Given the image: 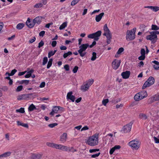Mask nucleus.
<instances>
[{"label": "nucleus", "instance_id": "obj_1", "mask_svg": "<svg viewBox=\"0 0 159 159\" xmlns=\"http://www.w3.org/2000/svg\"><path fill=\"white\" fill-rule=\"evenodd\" d=\"M98 134H95L89 137L87 141V143L91 146H94L98 143Z\"/></svg>", "mask_w": 159, "mask_h": 159}, {"label": "nucleus", "instance_id": "obj_2", "mask_svg": "<svg viewBox=\"0 0 159 159\" xmlns=\"http://www.w3.org/2000/svg\"><path fill=\"white\" fill-rule=\"evenodd\" d=\"M104 30L105 32L103 35L105 36L107 38V42L108 44H110L111 42L112 35L111 32L107 26V24L104 25Z\"/></svg>", "mask_w": 159, "mask_h": 159}, {"label": "nucleus", "instance_id": "obj_3", "mask_svg": "<svg viewBox=\"0 0 159 159\" xmlns=\"http://www.w3.org/2000/svg\"><path fill=\"white\" fill-rule=\"evenodd\" d=\"M57 149L62 151H64L67 152H71L72 153L77 151V150L75 149L73 147H70L59 144H58Z\"/></svg>", "mask_w": 159, "mask_h": 159}, {"label": "nucleus", "instance_id": "obj_4", "mask_svg": "<svg viewBox=\"0 0 159 159\" xmlns=\"http://www.w3.org/2000/svg\"><path fill=\"white\" fill-rule=\"evenodd\" d=\"M136 30V28H134L130 30H127L126 33V39L128 41L134 40L135 38V34Z\"/></svg>", "mask_w": 159, "mask_h": 159}, {"label": "nucleus", "instance_id": "obj_5", "mask_svg": "<svg viewBox=\"0 0 159 159\" xmlns=\"http://www.w3.org/2000/svg\"><path fill=\"white\" fill-rule=\"evenodd\" d=\"M155 82L154 78L150 76L147 80L144 83L142 89H145L148 87H150L153 85Z\"/></svg>", "mask_w": 159, "mask_h": 159}, {"label": "nucleus", "instance_id": "obj_6", "mask_svg": "<svg viewBox=\"0 0 159 159\" xmlns=\"http://www.w3.org/2000/svg\"><path fill=\"white\" fill-rule=\"evenodd\" d=\"M89 47V45L88 43L83 44L80 46V49L78 50V52L81 57H83L86 54V52H83L85 51Z\"/></svg>", "mask_w": 159, "mask_h": 159}, {"label": "nucleus", "instance_id": "obj_7", "mask_svg": "<svg viewBox=\"0 0 159 159\" xmlns=\"http://www.w3.org/2000/svg\"><path fill=\"white\" fill-rule=\"evenodd\" d=\"M102 32L101 30H98L97 32L89 34L88 37L90 39H94L95 41H98L99 39V37L101 35Z\"/></svg>", "mask_w": 159, "mask_h": 159}, {"label": "nucleus", "instance_id": "obj_8", "mask_svg": "<svg viewBox=\"0 0 159 159\" xmlns=\"http://www.w3.org/2000/svg\"><path fill=\"white\" fill-rule=\"evenodd\" d=\"M150 34L147 35L146 38L147 40H150L151 41L152 43H154L157 39V36L154 34L153 32H150Z\"/></svg>", "mask_w": 159, "mask_h": 159}, {"label": "nucleus", "instance_id": "obj_9", "mask_svg": "<svg viewBox=\"0 0 159 159\" xmlns=\"http://www.w3.org/2000/svg\"><path fill=\"white\" fill-rule=\"evenodd\" d=\"M129 144L131 147L136 150H137L139 148V141L136 140H133L129 143Z\"/></svg>", "mask_w": 159, "mask_h": 159}, {"label": "nucleus", "instance_id": "obj_10", "mask_svg": "<svg viewBox=\"0 0 159 159\" xmlns=\"http://www.w3.org/2000/svg\"><path fill=\"white\" fill-rule=\"evenodd\" d=\"M133 121H131L129 123L124 126L123 128V130L125 133H127L131 130Z\"/></svg>", "mask_w": 159, "mask_h": 159}, {"label": "nucleus", "instance_id": "obj_11", "mask_svg": "<svg viewBox=\"0 0 159 159\" xmlns=\"http://www.w3.org/2000/svg\"><path fill=\"white\" fill-rule=\"evenodd\" d=\"M120 60H118L116 59H115L112 63V68L115 70L117 69L120 65Z\"/></svg>", "mask_w": 159, "mask_h": 159}, {"label": "nucleus", "instance_id": "obj_12", "mask_svg": "<svg viewBox=\"0 0 159 159\" xmlns=\"http://www.w3.org/2000/svg\"><path fill=\"white\" fill-rule=\"evenodd\" d=\"M32 93H30L27 94H23L19 95L17 97V99L18 100H22L26 99L27 98L29 97V96H31Z\"/></svg>", "mask_w": 159, "mask_h": 159}, {"label": "nucleus", "instance_id": "obj_13", "mask_svg": "<svg viewBox=\"0 0 159 159\" xmlns=\"http://www.w3.org/2000/svg\"><path fill=\"white\" fill-rule=\"evenodd\" d=\"M33 20L35 25H39L42 21V17L41 16H37Z\"/></svg>", "mask_w": 159, "mask_h": 159}, {"label": "nucleus", "instance_id": "obj_14", "mask_svg": "<svg viewBox=\"0 0 159 159\" xmlns=\"http://www.w3.org/2000/svg\"><path fill=\"white\" fill-rule=\"evenodd\" d=\"M72 92L71 91L68 93L67 94L66 98L67 99H70L72 102H74L75 99V96L72 95Z\"/></svg>", "mask_w": 159, "mask_h": 159}, {"label": "nucleus", "instance_id": "obj_15", "mask_svg": "<svg viewBox=\"0 0 159 159\" xmlns=\"http://www.w3.org/2000/svg\"><path fill=\"white\" fill-rule=\"evenodd\" d=\"M130 72L129 71H126L121 73V75L123 78L125 79H128L129 78L130 75Z\"/></svg>", "mask_w": 159, "mask_h": 159}, {"label": "nucleus", "instance_id": "obj_16", "mask_svg": "<svg viewBox=\"0 0 159 159\" xmlns=\"http://www.w3.org/2000/svg\"><path fill=\"white\" fill-rule=\"evenodd\" d=\"M67 139V134L66 133H64L60 136V141L62 143H65Z\"/></svg>", "mask_w": 159, "mask_h": 159}, {"label": "nucleus", "instance_id": "obj_17", "mask_svg": "<svg viewBox=\"0 0 159 159\" xmlns=\"http://www.w3.org/2000/svg\"><path fill=\"white\" fill-rule=\"evenodd\" d=\"M64 108L59 106H54L52 109V111H54L55 113H57L59 110L63 111Z\"/></svg>", "mask_w": 159, "mask_h": 159}, {"label": "nucleus", "instance_id": "obj_18", "mask_svg": "<svg viewBox=\"0 0 159 159\" xmlns=\"http://www.w3.org/2000/svg\"><path fill=\"white\" fill-rule=\"evenodd\" d=\"M42 155L39 154H32L30 159H40Z\"/></svg>", "mask_w": 159, "mask_h": 159}, {"label": "nucleus", "instance_id": "obj_19", "mask_svg": "<svg viewBox=\"0 0 159 159\" xmlns=\"http://www.w3.org/2000/svg\"><path fill=\"white\" fill-rule=\"evenodd\" d=\"M89 87L88 83H86L85 84H83L81 86L80 89L83 91L85 92L88 90Z\"/></svg>", "mask_w": 159, "mask_h": 159}, {"label": "nucleus", "instance_id": "obj_20", "mask_svg": "<svg viewBox=\"0 0 159 159\" xmlns=\"http://www.w3.org/2000/svg\"><path fill=\"white\" fill-rule=\"evenodd\" d=\"M140 94L141 99H142L148 96L147 92L145 90H143L139 92Z\"/></svg>", "mask_w": 159, "mask_h": 159}, {"label": "nucleus", "instance_id": "obj_21", "mask_svg": "<svg viewBox=\"0 0 159 159\" xmlns=\"http://www.w3.org/2000/svg\"><path fill=\"white\" fill-rule=\"evenodd\" d=\"M58 145V144H56L53 143H51L50 142H47L46 143V145H47L49 147L55 148L56 149H57V148Z\"/></svg>", "mask_w": 159, "mask_h": 159}, {"label": "nucleus", "instance_id": "obj_22", "mask_svg": "<svg viewBox=\"0 0 159 159\" xmlns=\"http://www.w3.org/2000/svg\"><path fill=\"white\" fill-rule=\"evenodd\" d=\"M104 13L102 12L98 15H97L95 17V20L97 22H99L101 19L102 16L104 15Z\"/></svg>", "mask_w": 159, "mask_h": 159}, {"label": "nucleus", "instance_id": "obj_23", "mask_svg": "<svg viewBox=\"0 0 159 159\" xmlns=\"http://www.w3.org/2000/svg\"><path fill=\"white\" fill-rule=\"evenodd\" d=\"M134 99L135 101H139L142 100L140 94L139 92L136 94L134 97Z\"/></svg>", "mask_w": 159, "mask_h": 159}, {"label": "nucleus", "instance_id": "obj_24", "mask_svg": "<svg viewBox=\"0 0 159 159\" xmlns=\"http://www.w3.org/2000/svg\"><path fill=\"white\" fill-rule=\"evenodd\" d=\"M139 118L141 119L146 120L147 119V115L144 113H140L139 116Z\"/></svg>", "mask_w": 159, "mask_h": 159}, {"label": "nucleus", "instance_id": "obj_25", "mask_svg": "<svg viewBox=\"0 0 159 159\" xmlns=\"http://www.w3.org/2000/svg\"><path fill=\"white\" fill-rule=\"evenodd\" d=\"M11 152H6L0 155L1 157H6L8 156H9L11 154Z\"/></svg>", "mask_w": 159, "mask_h": 159}, {"label": "nucleus", "instance_id": "obj_26", "mask_svg": "<svg viewBox=\"0 0 159 159\" xmlns=\"http://www.w3.org/2000/svg\"><path fill=\"white\" fill-rule=\"evenodd\" d=\"M36 109V107L33 104L30 105L28 107V111H32Z\"/></svg>", "mask_w": 159, "mask_h": 159}, {"label": "nucleus", "instance_id": "obj_27", "mask_svg": "<svg viewBox=\"0 0 159 159\" xmlns=\"http://www.w3.org/2000/svg\"><path fill=\"white\" fill-rule=\"evenodd\" d=\"M30 82V80H22L19 82L20 84H24L26 85H27L29 84Z\"/></svg>", "mask_w": 159, "mask_h": 159}, {"label": "nucleus", "instance_id": "obj_28", "mask_svg": "<svg viewBox=\"0 0 159 159\" xmlns=\"http://www.w3.org/2000/svg\"><path fill=\"white\" fill-rule=\"evenodd\" d=\"M24 25L23 23H19L17 25L16 28L19 30L22 29L24 26Z\"/></svg>", "mask_w": 159, "mask_h": 159}, {"label": "nucleus", "instance_id": "obj_29", "mask_svg": "<svg viewBox=\"0 0 159 159\" xmlns=\"http://www.w3.org/2000/svg\"><path fill=\"white\" fill-rule=\"evenodd\" d=\"M155 101V98L153 96L152 97H150L148 100V104H151L153 102Z\"/></svg>", "mask_w": 159, "mask_h": 159}, {"label": "nucleus", "instance_id": "obj_30", "mask_svg": "<svg viewBox=\"0 0 159 159\" xmlns=\"http://www.w3.org/2000/svg\"><path fill=\"white\" fill-rule=\"evenodd\" d=\"M67 23L66 22H64L62 25H61L59 27V29L60 30H62L66 26Z\"/></svg>", "mask_w": 159, "mask_h": 159}, {"label": "nucleus", "instance_id": "obj_31", "mask_svg": "<svg viewBox=\"0 0 159 159\" xmlns=\"http://www.w3.org/2000/svg\"><path fill=\"white\" fill-rule=\"evenodd\" d=\"M72 53L71 52L69 51L66 53H65L64 54L63 57L64 58L67 57L68 56L71 55L72 54Z\"/></svg>", "mask_w": 159, "mask_h": 159}, {"label": "nucleus", "instance_id": "obj_32", "mask_svg": "<svg viewBox=\"0 0 159 159\" xmlns=\"http://www.w3.org/2000/svg\"><path fill=\"white\" fill-rule=\"evenodd\" d=\"M151 29L152 30H159V27L156 25H152Z\"/></svg>", "mask_w": 159, "mask_h": 159}, {"label": "nucleus", "instance_id": "obj_33", "mask_svg": "<svg viewBox=\"0 0 159 159\" xmlns=\"http://www.w3.org/2000/svg\"><path fill=\"white\" fill-rule=\"evenodd\" d=\"M92 56L91 58V60L94 61L96 60V53L95 52H93L92 53Z\"/></svg>", "mask_w": 159, "mask_h": 159}, {"label": "nucleus", "instance_id": "obj_34", "mask_svg": "<svg viewBox=\"0 0 159 159\" xmlns=\"http://www.w3.org/2000/svg\"><path fill=\"white\" fill-rule=\"evenodd\" d=\"M16 112H19L20 113H24L25 111L24 110V108L23 107H21L20 109H16Z\"/></svg>", "mask_w": 159, "mask_h": 159}, {"label": "nucleus", "instance_id": "obj_35", "mask_svg": "<svg viewBox=\"0 0 159 159\" xmlns=\"http://www.w3.org/2000/svg\"><path fill=\"white\" fill-rule=\"evenodd\" d=\"M109 99L107 98L104 99L102 101V104L105 106H106L107 104L109 102Z\"/></svg>", "mask_w": 159, "mask_h": 159}, {"label": "nucleus", "instance_id": "obj_36", "mask_svg": "<svg viewBox=\"0 0 159 159\" xmlns=\"http://www.w3.org/2000/svg\"><path fill=\"white\" fill-rule=\"evenodd\" d=\"M43 6V4L41 3H38L36 4L34 6V7L36 8L41 7Z\"/></svg>", "mask_w": 159, "mask_h": 159}, {"label": "nucleus", "instance_id": "obj_37", "mask_svg": "<svg viewBox=\"0 0 159 159\" xmlns=\"http://www.w3.org/2000/svg\"><path fill=\"white\" fill-rule=\"evenodd\" d=\"M48 61V59L47 57H45L43 58L42 64L43 65H45Z\"/></svg>", "mask_w": 159, "mask_h": 159}, {"label": "nucleus", "instance_id": "obj_38", "mask_svg": "<svg viewBox=\"0 0 159 159\" xmlns=\"http://www.w3.org/2000/svg\"><path fill=\"white\" fill-rule=\"evenodd\" d=\"M80 0H73L71 2V6H74Z\"/></svg>", "mask_w": 159, "mask_h": 159}, {"label": "nucleus", "instance_id": "obj_39", "mask_svg": "<svg viewBox=\"0 0 159 159\" xmlns=\"http://www.w3.org/2000/svg\"><path fill=\"white\" fill-rule=\"evenodd\" d=\"M23 89V86L22 85L19 86L17 87L16 89V91L17 92H18L21 91Z\"/></svg>", "mask_w": 159, "mask_h": 159}, {"label": "nucleus", "instance_id": "obj_40", "mask_svg": "<svg viewBox=\"0 0 159 159\" xmlns=\"http://www.w3.org/2000/svg\"><path fill=\"white\" fill-rule=\"evenodd\" d=\"M153 96L154 97V98L155 99V101H157L159 100V93H157L154 96Z\"/></svg>", "mask_w": 159, "mask_h": 159}, {"label": "nucleus", "instance_id": "obj_41", "mask_svg": "<svg viewBox=\"0 0 159 159\" xmlns=\"http://www.w3.org/2000/svg\"><path fill=\"white\" fill-rule=\"evenodd\" d=\"M58 125L57 123H53L52 124H50L48 125V126L49 127L52 128Z\"/></svg>", "mask_w": 159, "mask_h": 159}, {"label": "nucleus", "instance_id": "obj_42", "mask_svg": "<svg viewBox=\"0 0 159 159\" xmlns=\"http://www.w3.org/2000/svg\"><path fill=\"white\" fill-rule=\"evenodd\" d=\"M78 69L79 67L78 66H75L72 70L73 72L74 73H76L77 71V70H78Z\"/></svg>", "mask_w": 159, "mask_h": 159}, {"label": "nucleus", "instance_id": "obj_43", "mask_svg": "<svg viewBox=\"0 0 159 159\" xmlns=\"http://www.w3.org/2000/svg\"><path fill=\"white\" fill-rule=\"evenodd\" d=\"M124 51V49L123 48L121 47L119 48L118 51L117 52V53L118 54H120V53Z\"/></svg>", "mask_w": 159, "mask_h": 159}, {"label": "nucleus", "instance_id": "obj_44", "mask_svg": "<svg viewBox=\"0 0 159 159\" xmlns=\"http://www.w3.org/2000/svg\"><path fill=\"white\" fill-rule=\"evenodd\" d=\"M35 24H34V22H33V20L32 22H30V24H29L28 26L30 28H33L34 25H35Z\"/></svg>", "mask_w": 159, "mask_h": 159}, {"label": "nucleus", "instance_id": "obj_45", "mask_svg": "<svg viewBox=\"0 0 159 159\" xmlns=\"http://www.w3.org/2000/svg\"><path fill=\"white\" fill-rule=\"evenodd\" d=\"M44 44V42L42 41L41 40L39 43V45H38V48H40L42 46H43Z\"/></svg>", "mask_w": 159, "mask_h": 159}, {"label": "nucleus", "instance_id": "obj_46", "mask_svg": "<svg viewBox=\"0 0 159 159\" xmlns=\"http://www.w3.org/2000/svg\"><path fill=\"white\" fill-rule=\"evenodd\" d=\"M36 40L35 37L34 36L33 37V38L31 39L29 41V43H31L34 42Z\"/></svg>", "mask_w": 159, "mask_h": 159}, {"label": "nucleus", "instance_id": "obj_47", "mask_svg": "<svg viewBox=\"0 0 159 159\" xmlns=\"http://www.w3.org/2000/svg\"><path fill=\"white\" fill-rule=\"evenodd\" d=\"M54 54L53 52V51H51L49 52L48 55V57L49 58H50L51 56H53Z\"/></svg>", "mask_w": 159, "mask_h": 159}, {"label": "nucleus", "instance_id": "obj_48", "mask_svg": "<svg viewBox=\"0 0 159 159\" xmlns=\"http://www.w3.org/2000/svg\"><path fill=\"white\" fill-rule=\"evenodd\" d=\"M17 72V70L15 69H14L11 70V73H10L11 76L14 75Z\"/></svg>", "mask_w": 159, "mask_h": 159}, {"label": "nucleus", "instance_id": "obj_49", "mask_svg": "<svg viewBox=\"0 0 159 159\" xmlns=\"http://www.w3.org/2000/svg\"><path fill=\"white\" fill-rule=\"evenodd\" d=\"M145 58V56H143V55H141V56H139L138 59L140 60H144Z\"/></svg>", "mask_w": 159, "mask_h": 159}, {"label": "nucleus", "instance_id": "obj_50", "mask_svg": "<svg viewBox=\"0 0 159 159\" xmlns=\"http://www.w3.org/2000/svg\"><path fill=\"white\" fill-rule=\"evenodd\" d=\"M140 53L141 55L145 56V49L143 48H142L141 50Z\"/></svg>", "mask_w": 159, "mask_h": 159}, {"label": "nucleus", "instance_id": "obj_51", "mask_svg": "<svg viewBox=\"0 0 159 159\" xmlns=\"http://www.w3.org/2000/svg\"><path fill=\"white\" fill-rule=\"evenodd\" d=\"M94 82V80L93 79H91V80L89 82H87V83H88V85L90 86L93 84Z\"/></svg>", "mask_w": 159, "mask_h": 159}, {"label": "nucleus", "instance_id": "obj_52", "mask_svg": "<svg viewBox=\"0 0 159 159\" xmlns=\"http://www.w3.org/2000/svg\"><path fill=\"white\" fill-rule=\"evenodd\" d=\"M159 10V7L157 6H154L153 11H154L156 12Z\"/></svg>", "mask_w": 159, "mask_h": 159}, {"label": "nucleus", "instance_id": "obj_53", "mask_svg": "<svg viewBox=\"0 0 159 159\" xmlns=\"http://www.w3.org/2000/svg\"><path fill=\"white\" fill-rule=\"evenodd\" d=\"M45 33V31H41L39 34V36L43 37Z\"/></svg>", "mask_w": 159, "mask_h": 159}, {"label": "nucleus", "instance_id": "obj_54", "mask_svg": "<svg viewBox=\"0 0 159 159\" xmlns=\"http://www.w3.org/2000/svg\"><path fill=\"white\" fill-rule=\"evenodd\" d=\"M64 67L66 71H69V66L68 65H65Z\"/></svg>", "mask_w": 159, "mask_h": 159}, {"label": "nucleus", "instance_id": "obj_55", "mask_svg": "<svg viewBox=\"0 0 159 159\" xmlns=\"http://www.w3.org/2000/svg\"><path fill=\"white\" fill-rule=\"evenodd\" d=\"M45 85V83L44 82H43L40 84L39 87L40 88H43L44 87Z\"/></svg>", "mask_w": 159, "mask_h": 159}, {"label": "nucleus", "instance_id": "obj_56", "mask_svg": "<svg viewBox=\"0 0 159 159\" xmlns=\"http://www.w3.org/2000/svg\"><path fill=\"white\" fill-rule=\"evenodd\" d=\"M100 152H99L98 153H97V154H95L92 155L91 156V157H92V158H95V157H98L100 155Z\"/></svg>", "mask_w": 159, "mask_h": 159}, {"label": "nucleus", "instance_id": "obj_57", "mask_svg": "<svg viewBox=\"0 0 159 159\" xmlns=\"http://www.w3.org/2000/svg\"><path fill=\"white\" fill-rule=\"evenodd\" d=\"M57 42L56 41H53L52 42V47H54L56 46L57 44Z\"/></svg>", "mask_w": 159, "mask_h": 159}, {"label": "nucleus", "instance_id": "obj_58", "mask_svg": "<svg viewBox=\"0 0 159 159\" xmlns=\"http://www.w3.org/2000/svg\"><path fill=\"white\" fill-rule=\"evenodd\" d=\"M153 138L156 143H159V139L155 137H154Z\"/></svg>", "mask_w": 159, "mask_h": 159}, {"label": "nucleus", "instance_id": "obj_59", "mask_svg": "<svg viewBox=\"0 0 159 159\" xmlns=\"http://www.w3.org/2000/svg\"><path fill=\"white\" fill-rule=\"evenodd\" d=\"M115 149L113 147V148H111V150H110V152H109V153H110V154H111V155L114 152L115 150Z\"/></svg>", "mask_w": 159, "mask_h": 159}, {"label": "nucleus", "instance_id": "obj_60", "mask_svg": "<svg viewBox=\"0 0 159 159\" xmlns=\"http://www.w3.org/2000/svg\"><path fill=\"white\" fill-rule=\"evenodd\" d=\"M60 48L61 50H66L67 49V48L66 46L63 45L60 46Z\"/></svg>", "mask_w": 159, "mask_h": 159}, {"label": "nucleus", "instance_id": "obj_61", "mask_svg": "<svg viewBox=\"0 0 159 159\" xmlns=\"http://www.w3.org/2000/svg\"><path fill=\"white\" fill-rule=\"evenodd\" d=\"M143 61H141L139 63L138 66L140 67L141 66H143Z\"/></svg>", "mask_w": 159, "mask_h": 159}, {"label": "nucleus", "instance_id": "obj_62", "mask_svg": "<svg viewBox=\"0 0 159 159\" xmlns=\"http://www.w3.org/2000/svg\"><path fill=\"white\" fill-rule=\"evenodd\" d=\"M52 24L53 23L52 22H51L48 24H47L46 25L45 27L48 28H49L50 25H52Z\"/></svg>", "mask_w": 159, "mask_h": 159}, {"label": "nucleus", "instance_id": "obj_63", "mask_svg": "<svg viewBox=\"0 0 159 159\" xmlns=\"http://www.w3.org/2000/svg\"><path fill=\"white\" fill-rule=\"evenodd\" d=\"M26 71L20 72L18 73V75H19V76L22 75H24V74H25L26 73Z\"/></svg>", "mask_w": 159, "mask_h": 159}, {"label": "nucleus", "instance_id": "obj_64", "mask_svg": "<svg viewBox=\"0 0 159 159\" xmlns=\"http://www.w3.org/2000/svg\"><path fill=\"white\" fill-rule=\"evenodd\" d=\"M30 23V19L29 18H28L27 21L26 22V25L28 26V25Z\"/></svg>", "mask_w": 159, "mask_h": 159}]
</instances>
